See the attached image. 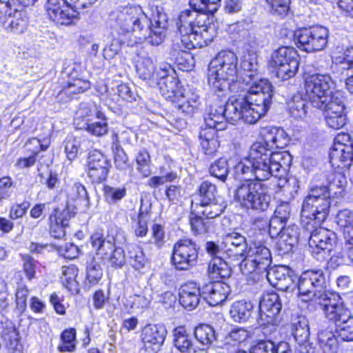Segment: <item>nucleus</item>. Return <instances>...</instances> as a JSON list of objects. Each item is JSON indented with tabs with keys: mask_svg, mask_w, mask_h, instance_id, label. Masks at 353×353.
Listing matches in <instances>:
<instances>
[{
	"mask_svg": "<svg viewBox=\"0 0 353 353\" xmlns=\"http://www.w3.org/2000/svg\"><path fill=\"white\" fill-rule=\"evenodd\" d=\"M96 118H103L101 107L95 103H81L75 112L74 122L81 129L83 123H90Z\"/></svg>",
	"mask_w": 353,
	"mask_h": 353,
	"instance_id": "nucleus-31",
	"label": "nucleus"
},
{
	"mask_svg": "<svg viewBox=\"0 0 353 353\" xmlns=\"http://www.w3.org/2000/svg\"><path fill=\"white\" fill-rule=\"evenodd\" d=\"M269 11L274 15L285 16L289 10L290 0H265Z\"/></svg>",
	"mask_w": 353,
	"mask_h": 353,
	"instance_id": "nucleus-60",
	"label": "nucleus"
},
{
	"mask_svg": "<svg viewBox=\"0 0 353 353\" xmlns=\"http://www.w3.org/2000/svg\"><path fill=\"white\" fill-rule=\"evenodd\" d=\"M259 307L263 308L266 311L268 310L270 312L279 315L282 305L280 301L279 296L278 294L274 292L265 294L260 301Z\"/></svg>",
	"mask_w": 353,
	"mask_h": 353,
	"instance_id": "nucleus-54",
	"label": "nucleus"
},
{
	"mask_svg": "<svg viewBox=\"0 0 353 353\" xmlns=\"http://www.w3.org/2000/svg\"><path fill=\"white\" fill-rule=\"evenodd\" d=\"M61 343L58 346V350L61 352H72L76 348V330L70 328L64 330L61 335Z\"/></svg>",
	"mask_w": 353,
	"mask_h": 353,
	"instance_id": "nucleus-57",
	"label": "nucleus"
},
{
	"mask_svg": "<svg viewBox=\"0 0 353 353\" xmlns=\"http://www.w3.org/2000/svg\"><path fill=\"white\" fill-rule=\"evenodd\" d=\"M253 308L251 301L245 300L235 301L230 307V316L235 322L245 323L252 316Z\"/></svg>",
	"mask_w": 353,
	"mask_h": 353,
	"instance_id": "nucleus-42",
	"label": "nucleus"
},
{
	"mask_svg": "<svg viewBox=\"0 0 353 353\" xmlns=\"http://www.w3.org/2000/svg\"><path fill=\"white\" fill-rule=\"evenodd\" d=\"M257 144H253L247 157L241 159L233 168L235 179L244 182H257L268 180V172Z\"/></svg>",
	"mask_w": 353,
	"mask_h": 353,
	"instance_id": "nucleus-6",
	"label": "nucleus"
},
{
	"mask_svg": "<svg viewBox=\"0 0 353 353\" xmlns=\"http://www.w3.org/2000/svg\"><path fill=\"white\" fill-rule=\"evenodd\" d=\"M279 315L263 308L259 307L257 314L255 316L257 325L263 328L273 327L274 328L279 322Z\"/></svg>",
	"mask_w": 353,
	"mask_h": 353,
	"instance_id": "nucleus-51",
	"label": "nucleus"
},
{
	"mask_svg": "<svg viewBox=\"0 0 353 353\" xmlns=\"http://www.w3.org/2000/svg\"><path fill=\"white\" fill-rule=\"evenodd\" d=\"M201 105L199 95L194 89L182 92L174 102V107L186 116H192Z\"/></svg>",
	"mask_w": 353,
	"mask_h": 353,
	"instance_id": "nucleus-30",
	"label": "nucleus"
},
{
	"mask_svg": "<svg viewBox=\"0 0 353 353\" xmlns=\"http://www.w3.org/2000/svg\"><path fill=\"white\" fill-rule=\"evenodd\" d=\"M260 134L263 141L256 142L254 144H262L269 151H272L276 148L283 149L289 143L287 133L280 127H264L261 129Z\"/></svg>",
	"mask_w": 353,
	"mask_h": 353,
	"instance_id": "nucleus-25",
	"label": "nucleus"
},
{
	"mask_svg": "<svg viewBox=\"0 0 353 353\" xmlns=\"http://www.w3.org/2000/svg\"><path fill=\"white\" fill-rule=\"evenodd\" d=\"M238 58L232 51L223 50L210 61L208 67V84L214 91H239L241 81L237 68Z\"/></svg>",
	"mask_w": 353,
	"mask_h": 353,
	"instance_id": "nucleus-3",
	"label": "nucleus"
},
{
	"mask_svg": "<svg viewBox=\"0 0 353 353\" xmlns=\"http://www.w3.org/2000/svg\"><path fill=\"white\" fill-rule=\"evenodd\" d=\"M270 285L281 291H287L294 283L291 270L287 266L279 265L268 269L263 274Z\"/></svg>",
	"mask_w": 353,
	"mask_h": 353,
	"instance_id": "nucleus-27",
	"label": "nucleus"
},
{
	"mask_svg": "<svg viewBox=\"0 0 353 353\" xmlns=\"http://www.w3.org/2000/svg\"><path fill=\"white\" fill-rule=\"evenodd\" d=\"M89 2L88 0H48L46 10L53 21L69 26L77 19L81 10L90 7Z\"/></svg>",
	"mask_w": 353,
	"mask_h": 353,
	"instance_id": "nucleus-13",
	"label": "nucleus"
},
{
	"mask_svg": "<svg viewBox=\"0 0 353 353\" xmlns=\"http://www.w3.org/2000/svg\"><path fill=\"white\" fill-rule=\"evenodd\" d=\"M319 344L324 353H336L338 349L337 339L329 330H323L318 333Z\"/></svg>",
	"mask_w": 353,
	"mask_h": 353,
	"instance_id": "nucleus-46",
	"label": "nucleus"
},
{
	"mask_svg": "<svg viewBox=\"0 0 353 353\" xmlns=\"http://www.w3.org/2000/svg\"><path fill=\"white\" fill-rule=\"evenodd\" d=\"M223 249L228 260L239 263L245 254L248 244L245 237L236 231H230L222 236Z\"/></svg>",
	"mask_w": 353,
	"mask_h": 353,
	"instance_id": "nucleus-22",
	"label": "nucleus"
},
{
	"mask_svg": "<svg viewBox=\"0 0 353 353\" xmlns=\"http://www.w3.org/2000/svg\"><path fill=\"white\" fill-rule=\"evenodd\" d=\"M298 296L303 302L318 304L327 294L326 282L322 270H307L301 274L298 283Z\"/></svg>",
	"mask_w": 353,
	"mask_h": 353,
	"instance_id": "nucleus-9",
	"label": "nucleus"
},
{
	"mask_svg": "<svg viewBox=\"0 0 353 353\" xmlns=\"http://www.w3.org/2000/svg\"><path fill=\"white\" fill-rule=\"evenodd\" d=\"M335 221L343 232L345 242L353 239V210L345 208L338 211Z\"/></svg>",
	"mask_w": 353,
	"mask_h": 353,
	"instance_id": "nucleus-41",
	"label": "nucleus"
},
{
	"mask_svg": "<svg viewBox=\"0 0 353 353\" xmlns=\"http://www.w3.org/2000/svg\"><path fill=\"white\" fill-rule=\"evenodd\" d=\"M317 305L325 316L335 325L351 314L350 310L337 294H327Z\"/></svg>",
	"mask_w": 353,
	"mask_h": 353,
	"instance_id": "nucleus-20",
	"label": "nucleus"
},
{
	"mask_svg": "<svg viewBox=\"0 0 353 353\" xmlns=\"http://www.w3.org/2000/svg\"><path fill=\"white\" fill-rule=\"evenodd\" d=\"M294 37L299 49L312 52L322 50L326 47L329 30L321 26H312L296 30Z\"/></svg>",
	"mask_w": 353,
	"mask_h": 353,
	"instance_id": "nucleus-14",
	"label": "nucleus"
},
{
	"mask_svg": "<svg viewBox=\"0 0 353 353\" xmlns=\"http://www.w3.org/2000/svg\"><path fill=\"white\" fill-rule=\"evenodd\" d=\"M136 68L138 75L143 80H148L150 83L154 79L156 67L152 58L141 57L137 63Z\"/></svg>",
	"mask_w": 353,
	"mask_h": 353,
	"instance_id": "nucleus-50",
	"label": "nucleus"
},
{
	"mask_svg": "<svg viewBox=\"0 0 353 353\" xmlns=\"http://www.w3.org/2000/svg\"><path fill=\"white\" fill-rule=\"evenodd\" d=\"M260 154L261 153L265 167L268 168V180L271 177L281 178L284 176L289 170L292 157L287 151L273 152L265 148L262 144H257Z\"/></svg>",
	"mask_w": 353,
	"mask_h": 353,
	"instance_id": "nucleus-18",
	"label": "nucleus"
},
{
	"mask_svg": "<svg viewBox=\"0 0 353 353\" xmlns=\"http://www.w3.org/2000/svg\"><path fill=\"white\" fill-rule=\"evenodd\" d=\"M68 198L77 202V205L87 206L89 199L85 188L81 183H75L71 187L68 192Z\"/></svg>",
	"mask_w": 353,
	"mask_h": 353,
	"instance_id": "nucleus-58",
	"label": "nucleus"
},
{
	"mask_svg": "<svg viewBox=\"0 0 353 353\" xmlns=\"http://www.w3.org/2000/svg\"><path fill=\"white\" fill-rule=\"evenodd\" d=\"M161 95L167 100L174 103L182 93V90L179 85V80L174 77H168L158 83Z\"/></svg>",
	"mask_w": 353,
	"mask_h": 353,
	"instance_id": "nucleus-43",
	"label": "nucleus"
},
{
	"mask_svg": "<svg viewBox=\"0 0 353 353\" xmlns=\"http://www.w3.org/2000/svg\"><path fill=\"white\" fill-rule=\"evenodd\" d=\"M0 24L6 33L21 35L28 29L29 18L24 10L14 8L3 15Z\"/></svg>",
	"mask_w": 353,
	"mask_h": 353,
	"instance_id": "nucleus-24",
	"label": "nucleus"
},
{
	"mask_svg": "<svg viewBox=\"0 0 353 353\" xmlns=\"http://www.w3.org/2000/svg\"><path fill=\"white\" fill-rule=\"evenodd\" d=\"M202 296V288L195 282H188L179 289V302L185 308L192 310L195 309Z\"/></svg>",
	"mask_w": 353,
	"mask_h": 353,
	"instance_id": "nucleus-29",
	"label": "nucleus"
},
{
	"mask_svg": "<svg viewBox=\"0 0 353 353\" xmlns=\"http://www.w3.org/2000/svg\"><path fill=\"white\" fill-rule=\"evenodd\" d=\"M22 267L26 277L29 280L34 278L38 261L29 254H20Z\"/></svg>",
	"mask_w": 353,
	"mask_h": 353,
	"instance_id": "nucleus-62",
	"label": "nucleus"
},
{
	"mask_svg": "<svg viewBox=\"0 0 353 353\" xmlns=\"http://www.w3.org/2000/svg\"><path fill=\"white\" fill-rule=\"evenodd\" d=\"M190 49L185 48L181 43L179 39H176L170 50V55L176 63L181 65L183 70H189L194 65V58L190 53Z\"/></svg>",
	"mask_w": 353,
	"mask_h": 353,
	"instance_id": "nucleus-38",
	"label": "nucleus"
},
{
	"mask_svg": "<svg viewBox=\"0 0 353 353\" xmlns=\"http://www.w3.org/2000/svg\"><path fill=\"white\" fill-rule=\"evenodd\" d=\"M299 236V227L296 225H290L285 227L278 235L277 248L282 254H288L297 244Z\"/></svg>",
	"mask_w": 353,
	"mask_h": 353,
	"instance_id": "nucleus-32",
	"label": "nucleus"
},
{
	"mask_svg": "<svg viewBox=\"0 0 353 353\" xmlns=\"http://www.w3.org/2000/svg\"><path fill=\"white\" fill-rule=\"evenodd\" d=\"M199 138L200 146L204 154L210 158L214 157L220 146L214 129L201 128Z\"/></svg>",
	"mask_w": 353,
	"mask_h": 353,
	"instance_id": "nucleus-34",
	"label": "nucleus"
},
{
	"mask_svg": "<svg viewBox=\"0 0 353 353\" xmlns=\"http://www.w3.org/2000/svg\"><path fill=\"white\" fill-rule=\"evenodd\" d=\"M235 199L244 208L264 212L270 206L271 196L260 181L242 182L236 188Z\"/></svg>",
	"mask_w": 353,
	"mask_h": 353,
	"instance_id": "nucleus-7",
	"label": "nucleus"
},
{
	"mask_svg": "<svg viewBox=\"0 0 353 353\" xmlns=\"http://www.w3.org/2000/svg\"><path fill=\"white\" fill-rule=\"evenodd\" d=\"M208 16L198 14L194 10L181 12L176 22L177 39L187 49L200 48L210 43L214 36V28Z\"/></svg>",
	"mask_w": 353,
	"mask_h": 353,
	"instance_id": "nucleus-2",
	"label": "nucleus"
},
{
	"mask_svg": "<svg viewBox=\"0 0 353 353\" xmlns=\"http://www.w3.org/2000/svg\"><path fill=\"white\" fill-rule=\"evenodd\" d=\"M238 87L239 92L246 94L250 103L265 116L272 103L273 87L271 83L259 75L250 81L241 82Z\"/></svg>",
	"mask_w": 353,
	"mask_h": 353,
	"instance_id": "nucleus-8",
	"label": "nucleus"
},
{
	"mask_svg": "<svg viewBox=\"0 0 353 353\" xmlns=\"http://www.w3.org/2000/svg\"><path fill=\"white\" fill-rule=\"evenodd\" d=\"M205 203H192L195 213L202 214L206 219H214L220 216L226 208V203L221 199H214Z\"/></svg>",
	"mask_w": 353,
	"mask_h": 353,
	"instance_id": "nucleus-36",
	"label": "nucleus"
},
{
	"mask_svg": "<svg viewBox=\"0 0 353 353\" xmlns=\"http://www.w3.org/2000/svg\"><path fill=\"white\" fill-rule=\"evenodd\" d=\"M150 303V300L144 295L134 294L130 296L125 303L126 307L132 309L134 312H139L147 308Z\"/></svg>",
	"mask_w": 353,
	"mask_h": 353,
	"instance_id": "nucleus-63",
	"label": "nucleus"
},
{
	"mask_svg": "<svg viewBox=\"0 0 353 353\" xmlns=\"http://www.w3.org/2000/svg\"><path fill=\"white\" fill-rule=\"evenodd\" d=\"M2 337L9 353H23V346L20 343L17 333L12 326L8 332H3Z\"/></svg>",
	"mask_w": 353,
	"mask_h": 353,
	"instance_id": "nucleus-55",
	"label": "nucleus"
},
{
	"mask_svg": "<svg viewBox=\"0 0 353 353\" xmlns=\"http://www.w3.org/2000/svg\"><path fill=\"white\" fill-rule=\"evenodd\" d=\"M117 21L121 34H133L134 40L145 39L152 46L162 43L166 36L167 22L153 23L139 5L119 7Z\"/></svg>",
	"mask_w": 353,
	"mask_h": 353,
	"instance_id": "nucleus-1",
	"label": "nucleus"
},
{
	"mask_svg": "<svg viewBox=\"0 0 353 353\" xmlns=\"http://www.w3.org/2000/svg\"><path fill=\"white\" fill-rule=\"evenodd\" d=\"M309 108L307 101L300 96H294L288 103L290 114L296 120H305L307 117Z\"/></svg>",
	"mask_w": 353,
	"mask_h": 353,
	"instance_id": "nucleus-45",
	"label": "nucleus"
},
{
	"mask_svg": "<svg viewBox=\"0 0 353 353\" xmlns=\"http://www.w3.org/2000/svg\"><path fill=\"white\" fill-rule=\"evenodd\" d=\"M127 241L125 232L121 228L108 229L106 235L96 232L90 236V243L101 259L107 260L112 268H121L125 263V253L122 246Z\"/></svg>",
	"mask_w": 353,
	"mask_h": 353,
	"instance_id": "nucleus-4",
	"label": "nucleus"
},
{
	"mask_svg": "<svg viewBox=\"0 0 353 353\" xmlns=\"http://www.w3.org/2000/svg\"><path fill=\"white\" fill-rule=\"evenodd\" d=\"M240 66L239 78L241 82L250 81L261 75L259 71L258 56L254 50H248L243 52Z\"/></svg>",
	"mask_w": 353,
	"mask_h": 353,
	"instance_id": "nucleus-28",
	"label": "nucleus"
},
{
	"mask_svg": "<svg viewBox=\"0 0 353 353\" xmlns=\"http://www.w3.org/2000/svg\"><path fill=\"white\" fill-rule=\"evenodd\" d=\"M200 247L190 239L178 241L174 246L172 262L179 270H188L198 263Z\"/></svg>",
	"mask_w": 353,
	"mask_h": 353,
	"instance_id": "nucleus-16",
	"label": "nucleus"
},
{
	"mask_svg": "<svg viewBox=\"0 0 353 353\" xmlns=\"http://www.w3.org/2000/svg\"><path fill=\"white\" fill-rule=\"evenodd\" d=\"M299 63V55L293 48L280 47L271 56L270 65L276 70L277 76L283 80L295 75Z\"/></svg>",
	"mask_w": 353,
	"mask_h": 353,
	"instance_id": "nucleus-15",
	"label": "nucleus"
},
{
	"mask_svg": "<svg viewBox=\"0 0 353 353\" xmlns=\"http://www.w3.org/2000/svg\"><path fill=\"white\" fill-rule=\"evenodd\" d=\"M239 266V263L230 262L227 258H214L208 266V275L212 279L228 278L231 274V266Z\"/></svg>",
	"mask_w": 353,
	"mask_h": 353,
	"instance_id": "nucleus-35",
	"label": "nucleus"
},
{
	"mask_svg": "<svg viewBox=\"0 0 353 353\" xmlns=\"http://www.w3.org/2000/svg\"><path fill=\"white\" fill-rule=\"evenodd\" d=\"M72 214L68 209H65L60 213L57 210L50 216V233L55 239H61L65 235V228L68 226L69 220Z\"/></svg>",
	"mask_w": 353,
	"mask_h": 353,
	"instance_id": "nucleus-33",
	"label": "nucleus"
},
{
	"mask_svg": "<svg viewBox=\"0 0 353 353\" xmlns=\"http://www.w3.org/2000/svg\"><path fill=\"white\" fill-rule=\"evenodd\" d=\"M95 119L98 121H92L90 123H83V124L81 125V129H85L93 136H104L108 132V118L103 112V118H96Z\"/></svg>",
	"mask_w": 353,
	"mask_h": 353,
	"instance_id": "nucleus-48",
	"label": "nucleus"
},
{
	"mask_svg": "<svg viewBox=\"0 0 353 353\" xmlns=\"http://www.w3.org/2000/svg\"><path fill=\"white\" fill-rule=\"evenodd\" d=\"M212 176L221 181H225L229 173V166L226 158L221 157L211 164L209 168Z\"/></svg>",
	"mask_w": 353,
	"mask_h": 353,
	"instance_id": "nucleus-56",
	"label": "nucleus"
},
{
	"mask_svg": "<svg viewBox=\"0 0 353 353\" xmlns=\"http://www.w3.org/2000/svg\"><path fill=\"white\" fill-rule=\"evenodd\" d=\"M167 335L166 327L161 324H148L141 330V340L148 353L160 351Z\"/></svg>",
	"mask_w": 353,
	"mask_h": 353,
	"instance_id": "nucleus-23",
	"label": "nucleus"
},
{
	"mask_svg": "<svg viewBox=\"0 0 353 353\" xmlns=\"http://www.w3.org/2000/svg\"><path fill=\"white\" fill-rule=\"evenodd\" d=\"M221 0H190L189 5L191 9L198 14H213L220 7Z\"/></svg>",
	"mask_w": 353,
	"mask_h": 353,
	"instance_id": "nucleus-49",
	"label": "nucleus"
},
{
	"mask_svg": "<svg viewBox=\"0 0 353 353\" xmlns=\"http://www.w3.org/2000/svg\"><path fill=\"white\" fill-rule=\"evenodd\" d=\"M272 263L270 250L261 243H253L250 246L243 259L239 263V269L243 274L253 275L254 279L263 278Z\"/></svg>",
	"mask_w": 353,
	"mask_h": 353,
	"instance_id": "nucleus-11",
	"label": "nucleus"
},
{
	"mask_svg": "<svg viewBox=\"0 0 353 353\" xmlns=\"http://www.w3.org/2000/svg\"><path fill=\"white\" fill-rule=\"evenodd\" d=\"M230 292V287L222 281L209 282L202 287V297L211 306L223 303Z\"/></svg>",
	"mask_w": 353,
	"mask_h": 353,
	"instance_id": "nucleus-26",
	"label": "nucleus"
},
{
	"mask_svg": "<svg viewBox=\"0 0 353 353\" xmlns=\"http://www.w3.org/2000/svg\"><path fill=\"white\" fill-rule=\"evenodd\" d=\"M105 200L110 204H114L126 195L125 188L105 185L103 189Z\"/></svg>",
	"mask_w": 353,
	"mask_h": 353,
	"instance_id": "nucleus-64",
	"label": "nucleus"
},
{
	"mask_svg": "<svg viewBox=\"0 0 353 353\" xmlns=\"http://www.w3.org/2000/svg\"><path fill=\"white\" fill-rule=\"evenodd\" d=\"M128 256L130 264L136 270H140L147 263V259L143 249L137 245H130L128 248Z\"/></svg>",
	"mask_w": 353,
	"mask_h": 353,
	"instance_id": "nucleus-52",
	"label": "nucleus"
},
{
	"mask_svg": "<svg viewBox=\"0 0 353 353\" xmlns=\"http://www.w3.org/2000/svg\"><path fill=\"white\" fill-rule=\"evenodd\" d=\"M292 332L296 341L301 345L310 338L308 320L305 316H298L292 323Z\"/></svg>",
	"mask_w": 353,
	"mask_h": 353,
	"instance_id": "nucleus-44",
	"label": "nucleus"
},
{
	"mask_svg": "<svg viewBox=\"0 0 353 353\" xmlns=\"http://www.w3.org/2000/svg\"><path fill=\"white\" fill-rule=\"evenodd\" d=\"M335 327L336 333L343 341H353V316L352 314L349 315V317L336 323Z\"/></svg>",
	"mask_w": 353,
	"mask_h": 353,
	"instance_id": "nucleus-53",
	"label": "nucleus"
},
{
	"mask_svg": "<svg viewBox=\"0 0 353 353\" xmlns=\"http://www.w3.org/2000/svg\"><path fill=\"white\" fill-rule=\"evenodd\" d=\"M238 93L230 97L224 107L227 121L232 124L239 121L248 124L256 123L264 116L250 103L246 94Z\"/></svg>",
	"mask_w": 353,
	"mask_h": 353,
	"instance_id": "nucleus-10",
	"label": "nucleus"
},
{
	"mask_svg": "<svg viewBox=\"0 0 353 353\" xmlns=\"http://www.w3.org/2000/svg\"><path fill=\"white\" fill-rule=\"evenodd\" d=\"M196 339L203 346L208 347L216 340V333L213 327L201 324L194 330Z\"/></svg>",
	"mask_w": 353,
	"mask_h": 353,
	"instance_id": "nucleus-47",
	"label": "nucleus"
},
{
	"mask_svg": "<svg viewBox=\"0 0 353 353\" xmlns=\"http://www.w3.org/2000/svg\"><path fill=\"white\" fill-rule=\"evenodd\" d=\"M330 161L336 167H350L353 165V148L338 145L333 146L330 153Z\"/></svg>",
	"mask_w": 353,
	"mask_h": 353,
	"instance_id": "nucleus-37",
	"label": "nucleus"
},
{
	"mask_svg": "<svg viewBox=\"0 0 353 353\" xmlns=\"http://www.w3.org/2000/svg\"><path fill=\"white\" fill-rule=\"evenodd\" d=\"M226 117L225 108L223 107H210V110L205 117L204 128L214 129L216 133L217 131L223 130L226 128Z\"/></svg>",
	"mask_w": 353,
	"mask_h": 353,
	"instance_id": "nucleus-39",
	"label": "nucleus"
},
{
	"mask_svg": "<svg viewBox=\"0 0 353 353\" xmlns=\"http://www.w3.org/2000/svg\"><path fill=\"white\" fill-rule=\"evenodd\" d=\"M216 187L214 184L208 181H203L199 188V196H201L200 203H205L216 199Z\"/></svg>",
	"mask_w": 353,
	"mask_h": 353,
	"instance_id": "nucleus-61",
	"label": "nucleus"
},
{
	"mask_svg": "<svg viewBox=\"0 0 353 353\" xmlns=\"http://www.w3.org/2000/svg\"><path fill=\"white\" fill-rule=\"evenodd\" d=\"M173 342L175 347L181 353H196L191 336L183 326L177 327L173 330Z\"/></svg>",
	"mask_w": 353,
	"mask_h": 353,
	"instance_id": "nucleus-40",
	"label": "nucleus"
},
{
	"mask_svg": "<svg viewBox=\"0 0 353 353\" xmlns=\"http://www.w3.org/2000/svg\"><path fill=\"white\" fill-rule=\"evenodd\" d=\"M334 82L329 74H314L305 79V94L312 105L316 108L333 99Z\"/></svg>",
	"mask_w": 353,
	"mask_h": 353,
	"instance_id": "nucleus-12",
	"label": "nucleus"
},
{
	"mask_svg": "<svg viewBox=\"0 0 353 353\" xmlns=\"http://www.w3.org/2000/svg\"><path fill=\"white\" fill-rule=\"evenodd\" d=\"M29 296V290L26 285L18 287L15 292L14 312L18 316H21L26 310L27 299Z\"/></svg>",
	"mask_w": 353,
	"mask_h": 353,
	"instance_id": "nucleus-59",
	"label": "nucleus"
},
{
	"mask_svg": "<svg viewBox=\"0 0 353 353\" xmlns=\"http://www.w3.org/2000/svg\"><path fill=\"white\" fill-rule=\"evenodd\" d=\"M333 99L324 104L325 107L318 108L321 110L327 125L334 130L342 128L347 119L345 112L344 97L341 92H335Z\"/></svg>",
	"mask_w": 353,
	"mask_h": 353,
	"instance_id": "nucleus-19",
	"label": "nucleus"
},
{
	"mask_svg": "<svg viewBox=\"0 0 353 353\" xmlns=\"http://www.w3.org/2000/svg\"><path fill=\"white\" fill-rule=\"evenodd\" d=\"M309 230L310 236L308 240L310 252L318 260L324 259L330 256L336 243V235L334 232L324 228H316Z\"/></svg>",
	"mask_w": 353,
	"mask_h": 353,
	"instance_id": "nucleus-17",
	"label": "nucleus"
},
{
	"mask_svg": "<svg viewBox=\"0 0 353 353\" xmlns=\"http://www.w3.org/2000/svg\"><path fill=\"white\" fill-rule=\"evenodd\" d=\"M110 164L106 157L98 150L90 151L86 163L88 177L93 183H101L107 179Z\"/></svg>",
	"mask_w": 353,
	"mask_h": 353,
	"instance_id": "nucleus-21",
	"label": "nucleus"
},
{
	"mask_svg": "<svg viewBox=\"0 0 353 353\" xmlns=\"http://www.w3.org/2000/svg\"><path fill=\"white\" fill-rule=\"evenodd\" d=\"M330 208V192L327 186L311 188L302 203L301 223L307 230L321 225L327 219Z\"/></svg>",
	"mask_w": 353,
	"mask_h": 353,
	"instance_id": "nucleus-5",
	"label": "nucleus"
}]
</instances>
